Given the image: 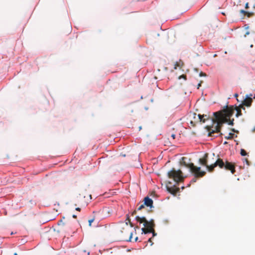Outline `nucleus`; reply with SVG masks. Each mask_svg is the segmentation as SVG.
<instances>
[{"label":"nucleus","mask_w":255,"mask_h":255,"mask_svg":"<svg viewBox=\"0 0 255 255\" xmlns=\"http://www.w3.org/2000/svg\"><path fill=\"white\" fill-rule=\"evenodd\" d=\"M233 108H225L220 111L213 113L214 119L212 120L213 124L212 126H207L206 128L208 131V136L217 137L222 136L223 133L221 132V129L224 123L228 122V119L233 115Z\"/></svg>","instance_id":"obj_1"},{"label":"nucleus","mask_w":255,"mask_h":255,"mask_svg":"<svg viewBox=\"0 0 255 255\" xmlns=\"http://www.w3.org/2000/svg\"><path fill=\"white\" fill-rule=\"evenodd\" d=\"M235 135L234 133L230 132L228 136H226L225 138L227 139H232L233 138L234 136Z\"/></svg>","instance_id":"obj_12"},{"label":"nucleus","mask_w":255,"mask_h":255,"mask_svg":"<svg viewBox=\"0 0 255 255\" xmlns=\"http://www.w3.org/2000/svg\"><path fill=\"white\" fill-rule=\"evenodd\" d=\"M152 232H150L152 234L153 237L156 236L157 234L155 232L154 228L152 229Z\"/></svg>","instance_id":"obj_20"},{"label":"nucleus","mask_w":255,"mask_h":255,"mask_svg":"<svg viewBox=\"0 0 255 255\" xmlns=\"http://www.w3.org/2000/svg\"><path fill=\"white\" fill-rule=\"evenodd\" d=\"M193 118L195 119V122L205 123L209 119V116L207 115H197L196 113H194Z\"/></svg>","instance_id":"obj_7"},{"label":"nucleus","mask_w":255,"mask_h":255,"mask_svg":"<svg viewBox=\"0 0 255 255\" xmlns=\"http://www.w3.org/2000/svg\"><path fill=\"white\" fill-rule=\"evenodd\" d=\"M168 176L169 178H172L176 182H182L183 181L182 172L180 170H176L172 169L168 172Z\"/></svg>","instance_id":"obj_6"},{"label":"nucleus","mask_w":255,"mask_h":255,"mask_svg":"<svg viewBox=\"0 0 255 255\" xmlns=\"http://www.w3.org/2000/svg\"><path fill=\"white\" fill-rule=\"evenodd\" d=\"M240 12L242 13H244L245 14H246L248 13V12L246 11L245 10H243V9H242L240 10Z\"/></svg>","instance_id":"obj_22"},{"label":"nucleus","mask_w":255,"mask_h":255,"mask_svg":"<svg viewBox=\"0 0 255 255\" xmlns=\"http://www.w3.org/2000/svg\"><path fill=\"white\" fill-rule=\"evenodd\" d=\"M191 124H193V121H191Z\"/></svg>","instance_id":"obj_36"},{"label":"nucleus","mask_w":255,"mask_h":255,"mask_svg":"<svg viewBox=\"0 0 255 255\" xmlns=\"http://www.w3.org/2000/svg\"><path fill=\"white\" fill-rule=\"evenodd\" d=\"M186 158L185 157L182 158V164L189 168L191 172L194 175L195 178L192 180L193 182H196V178L202 177L205 175L206 172L201 171L200 167L195 166L193 163H186Z\"/></svg>","instance_id":"obj_3"},{"label":"nucleus","mask_w":255,"mask_h":255,"mask_svg":"<svg viewBox=\"0 0 255 255\" xmlns=\"http://www.w3.org/2000/svg\"><path fill=\"white\" fill-rule=\"evenodd\" d=\"M171 136L173 139H174L175 138L176 135L175 134L173 133L171 134Z\"/></svg>","instance_id":"obj_25"},{"label":"nucleus","mask_w":255,"mask_h":255,"mask_svg":"<svg viewBox=\"0 0 255 255\" xmlns=\"http://www.w3.org/2000/svg\"><path fill=\"white\" fill-rule=\"evenodd\" d=\"M127 220L128 221L129 223V225H130V229H131V228L133 227V224L130 222V219L128 217V216L127 217Z\"/></svg>","instance_id":"obj_17"},{"label":"nucleus","mask_w":255,"mask_h":255,"mask_svg":"<svg viewBox=\"0 0 255 255\" xmlns=\"http://www.w3.org/2000/svg\"><path fill=\"white\" fill-rule=\"evenodd\" d=\"M135 213H136V211H134L132 213V215H133L134 214H135Z\"/></svg>","instance_id":"obj_35"},{"label":"nucleus","mask_w":255,"mask_h":255,"mask_svg":"<svg viewBox=\"0 0 255 255\" xmlns=\"http://www.w3.org/2000/svg\"><path fill=\"white\" fill-rule=\"evenodd\" d=\"M253 96V95L252 94H250L249 96H248V97H250L252 98V97Z\"/></svg>","instance_id":"obj_34"},{"label":"nucleus","mask_w":255,"mask_h":255,"mask_svg":"<svg viewBox=\"0 0 255 255\" xmlns=\"http://www.w3.org/2000/svg\"><path fill=\"white\" fill-rule=\"evenodd\" d=\"M231 130L233 132H238V130H236L235 128H232L231 129Z\"/></svg>","instance_id":"obj_27"},{"label":"nucleus","mask_w":255,"mask_h":255,"mask_svg":"<svg viewBox=\"0 0 255 255\" xmlns=\"http://www.w3.org/2000/svg\"><path fill=\"white\" fill-rule=\"evenodd\" d=\"M174 69H177V67L179 66V64L177 62H176L175 64V65H174Z\"/></svg>","instance_id":"obj_24"},{"label":"nucleus","mask_w":255,"mask_h":255,"mask_svg":"<svg viewBox=\"0 0 255 255\" xmlns=\"http://www.w3.org/2000/svg\"><path fill=\"white\" fill-rule=\"evenodd\" d=\"M128 224V222H126L125 224L119 227V234L123 240L131 242L132 233Z\"/></svg>","instance_id":"obj_5"},{"label":"nucleus","mask_w":255,"mask_h":255,"mask_svg":"<svg viewBox=\"0 0 255 255\" xmlns=\"http://www.w3.org/2000/svg\"><path fill=\"white\" fill-rule=\"evenodd\" d=\"M59 226H62V229H65V227L67 225L66 223H64L62 220H60L58 223Z\"/></svg>","instance_id":"obj_13"},{"label":"nucleus","mask_w":255,"mask_h":255,"mask_svg":"<svg viewBox=\"0 0 255 255\" xmlns=\"http://www.w3.org/2000/svg\"><path fill=\"white\" fill-rule=\"evenodd\" d=\"M94 221V219H91V220H89V226H91V224Z\"/></svg>","instance_id":"obj_23"},{"label":"nucleus","mask_w":255,"mask_h":255,"mask_svg":"<svg viewBox=\"0 0 255 255\" xmlns=\"http://www.w3.org/2000/svg\"><path fill=\"white\" fill-rule=\"evenodd\" d=\"M208 154L206 153L202 158L199 160V163L204 166H205L208 171L213 172L214 168L219 166L221 169H225L227 170H230L232 174H234L235 170V166L234 163L229 162L227 160L224 161L222 159L218 158L214 163H211L210 165L208 164Z\"/></svg>","instance_id":"obj_2"},{"label":"nucleus","mask_w":255,"mask_h":255,"mask_svg":"<svg viewBox=\"0 0 255 255\" xmlns=\"http://www.w3.org/2000/svg\"><path fill=\"white\" fill-rule=\"evenodd\" d=\"M14 255H17V254L15 253L14 254Z\"/></svg>","instance_id":"obj_37"},{"label":"nucleus","mask_w":255,"mask_h":255,"mask_svg":"<svg viewBox=\"0 0 255 255\" xmlns=\"http://www.w3.org/2000/svg\"><path fill=\"white\" fill-rule=\"evenodd\" d=\"M227 142L226 141H225V142L224 143V144H227Z\"/></svg>","instance_id":"obj_38"},{"label":"nucleus","mask_w":255,"mask_h":255,"mask_svg":"<svg viewBox=\"0 0 255 255\" xmlns=\"http://www.w3.org/2000/svg\"><path fill=\"white\" fill-rule=\"evenodd\" d=\"M203 83V81H201L198 84V86H197V89H199V88L201 86V85Z\"/></svg>","instance_id":"obj_21"},{"label":"nucleus","mask_w":255,"mask_h":255,"mask_svg":"<svg viewBox=\"0 0 255 255\" xmlns=\"http://www.w3.org/2000/svg\"><path fill=\"white\" fill-rule=\"evenodd\" d=\"M168 190L170 193H171L173 194H175L177 193V192L178 191V189L177 190V189H174L172 188H168Z\"/></svg>","instance_id":"obj_14"},{"label":"nucleus","mask_w":255,"mask_h":255,"mask_svg":"<svg viewBox=\"0 0 255 255\" xmlns=\"http://www.w3.org/2000/svg\"><path fill=\"white\" fill-rule=\"evenodd\" d=\"M233 108V109L234 110V112H235V111H236V112H237V113L236 114V117H239V116H241L242 115L241 109H242V108L240 107V105L239 107H237L236 106L235 107L234 106H230V107L227 106L226 108Z\"/></svg>","instance_id":"obj_9"},{"label":"nucleus","mask_w":255,"mask_h":255,"mask_svg":"<svg viewBox=\"0 0 255 255\" xmlns=\"http://www.w3.org/2000/svg\"><path fill=\"white\" fill-rule=\"evenodd\" d=\"M137 240H138V237H136V238L134 239V241H135V242H136Z\"/></svg>","instance_id":"obj_31"},{"label":"nucleus","mask_w":255,"mask_h":255,"mask_svg":"<svg viewBox=\"0 0 255 255\" xmlns=\"http://www.w3.org/2000/svg\"><path fill=\"white\" fill-rule=\"evenodd\" d=\"M234 96H235V97H237L238 96V94H235V95H234Z\"/></svg>","instance_id":"obj_32"},{"label":"nucleus","mask_w":255,"mask_h":255,"mask_svg":"<svg viewBox=\"0 0 255 255\" xmlns=\"http://www.w3.org/2000/svg\"><path fill=\"white\" fill-rule=\"evenodd\" d=\"M254 98L255 99V95L254 96Z\"/></svg>","instance_id":"obj_40"},{"label":"nucleus","mask_w":255,"mask_h":255,"mask_svg":"<svg viewBox=\"0 0 255 255\" xmlns=\"http://www.w3.org/2000/svg\"><path fill=\"white\" fill-rule=\"evenodd\" d=\"M253 102V99L248 97V96H246V98L242 101V104L240 105V107L242 108L243 109L245 110L244 106L249 107L251 106Z\"/></svg>","instance_id":"obj_8"},{"label":"nucleus","mask_w":255,"mask_h":255,"mask_svg":"<svg viewBox=\"0 0 255 255\" xmlns=\"http://www.w3.org/2000/svg\"><path fill=\"white\" fill-rule=\"evenodd\" d=\"M144 204L150 208L152 207L153 201L151 199L149 198L148 196L144 198Z\"/></svg>","instance_id":"obj_11"},{"label":"nucleus","mask_w":255,"mask_h":255,"mask_svg":"<svg viewBox=\"0 0 255 255\" xmlns=\"http://www.w3.org/2000/svg\"><path fill=\"white\" fill-rule=\"evenodd\" d=\"M76 210L78 211H81V208H79V207H77V208H76Z\"/></svg>","instance_id":"obj_30"},{"label":"nucleus","mask_w":255,"mask_h":255,"mask_svg":"<svg viewBox=\"0 0 255 255\" xmlns=\"http://www.w3.org/2000/svg\"><path fill=\"white\" fill-rule=\"evenodd\" d=\"M244 160L245 161V162H246L248 165H249V161H248V159L245 158Z\"/></svg>","instance_id":"obj_26"},{"label":"nucleus","mask_w":255,"mask_h":255,"mask_svg":"<svg viewBox=\"0 0 255 255\" xmlns=\"http://www.w3.org/2000/svg\"><path fill=\"white\" fill-rule=\"evenodd\" d=\"M85 198V196H83L81 195L77 197V202L78 205L80 206H85L87 205V203L84 201Z\"/></svg>","instance_id":"obj_10"},{"label":"nucleus","mask_w":255,"mask_h":255,"mask_svg":"<svg viewBox=\"0 0 255 255\" xmlns=\"http://www.w3.org/2000/svg\"><path fill=\"white\" fill-rule=\"evenodd\" d=\"M135 220L140 224L142 223H143L144 228L141 229V231L143 233L146 234L150 233V232H152V229L154 228L155 226L154 220L153 219H151L150 221H147L144 217H140L139 216H136L135 217Z\"/></svg>","instance_id":"obj_4"},{"label":"nucleus","mask_w":255,"mask_h":255,"mask_svg":"<svg viewBox=\"0 0 255 255\" xmlns=\"http://www.w3.org/2000/svg\"><path fill=\"white\" fill-rule=\"evenodd\" d=\"M73 217L74 218H77V216H76V215H73Z\"/></svg>","instance_id":"obj_33"},{"label":"nucleus","mask_w":255,"mask_h":255,"mask_svg":"<svg viewBox=\"0 0 255 255\" xmlns=\"http://www.w3.org/2000/svg\"><path fill=\"white\" fill-rule=\"evenodd\" d=\"M228 121L227 123H228V124L229 125H231V126H233L234 125V119H232V120H229V118H228Z\"/></svg>","instance_id":"obj_16"},{"label":"nucleus","mask_w":255,"mask_h":255,"mask_svg":"<svg viewBox=\"0 0 255 255\" xmlns=\"http://www.w3.org/2000/svg\"><path fill=\"white\" fill-rule=\"evenodd\" d=\"M241 154L242 156H246L247 154V153L245 150L242 149L241 150Z\"/></svg>","instance_id":"obj_15"},{"label":"nucleus","mask_w":255,"mask_h":255,"mask_svg":"<svg viewBox=\"0 0 255 255\" xmlns=\"http://www.w3.org/2000/svg\"><path fill=\"white\" fill-rule=\"evenodd\" d=\"M144 206L145 205L143 204H141L139 206V207H138L137 208V210H141L142 209L144 208Z\"/></svg>","instance_id":"obj_18"},{"label":"nucleus","mask_w":255,"mask_h":255,"mask_svg":"<svg viewBox=\"0 0 255 255\" xmlns=\"http://www.w3.org/2000/svg\"><path fill=\"white\" fill-rule=\"evenodd\" d=\"M199 76L200 77H201V76L206 77L207 75H206V74L205 73H203V72H200V73H199Z\"/></svg>","instance_id":"obj_19"},{"label":"nucleus","mask_w":255,"mask_h":255,"mask_svg":"<svg viewBox=\"0 0 255 255\" xmlns=\"http://www.w3.org/2000/svg\"><path fill=\"white\" fill-rule=\"evenodd\" d=\"M151 239H152V238H149L148 239V242L151 243V245H152L153 244V243L151 241Z\"/></svg>","instance_id":"obj_29"},{"label":"nucleus","mask_w":255,"mask_h":255,"mask_svg":"<svg viewBox=\"0 0 255 255\" xmlns=\"http://www.w3.org/2000/svg\"><path fill=\"white\" fill-rule=\"evenodd\" d=\"M139 128V130H140L141 129V127H140Z\"/></svg>","instance_id":"obj_39"},{"label":"nucleus","mask_w":255,"mask_h":255,"mask_svg":"<svg viewBox=\"0 0 255 255\" xmlns=\"http://www.w3.org/2000/svg\"><path fill=\"white\" fill-rule=\"evenodd\" d=\"M245 8H249V3L248 2L246 3V5H245Z\"/></svg>","instance_id":"obj_28"}]
</instances>
